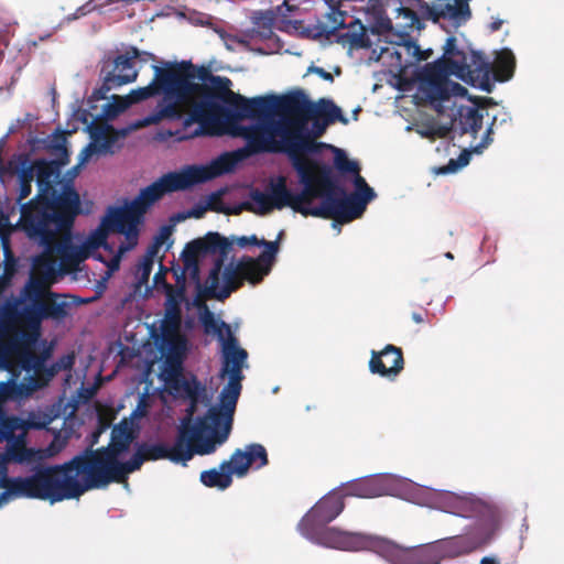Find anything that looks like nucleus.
<instances>
[{
  "instance_id": "nucleus-24",
  "label": "nucleus",
  "mask_w": 564,
  "mask_h": 564,
  "mask_svg": "<svg viewBox=\"0 0 564 564\" xmlns=\"http://www.w3.org/2000/svg\"><path fill=\"white\" fill-rule=\"evenodd\" d=\"M166 387L175 397L186 399L191 402L185 416L194 417L196 404L206 398V389L196 377L186 378L182 370H171L163 373Z\"/></svg>"
},
{
  "instance_id": "nucleus-63",
  "label": "nucleus",
  "mask_w": 564,
  "mask_h": 564,
  "mask_svg": "<svg viewBox=\"0 0 564 564\" xmlns=\"http://www.w3.org/2000/svg\"><path fill=\"white\" fill-rule=\"evenodd\" d=\"M167 235H169V229H167V227H164L162 229V231L160 232V235L154 238L152 243L160 249L162 247V245L164 243V240L166 239Z\"/></svg>"
},
{
  "instance_id": "nucleus-39",
  "label": "nucleus",
  "mask_w": 564,
  "mask_h": 564,
  "mask_svg": "<svg viewBox=\"0 0 564 564\" xmlns=\"http://www.w3.org/2000/svg\"><path fill=\"white\" fill-rule=\"evenodd\" d=\"M373 494L375 492L372 491V484L370 477H364L360 479L348 481L346 491L343 492L344 498L348 496L362 499L375 498Z\"/></svg>"
},
{
  "instance_id": "nucleus-31",
  "label": "nucleus",
  "mask_w": 564,
  "mask_h": 564,
  "mask_svg": "<svg viewBox=\"0 0 564 564\" xmlns=\"http://www.w3.org/2000/svg\"><path fill=\"white\" fill-rule=\"evenodd\" d=\"M200 482L208 488L225 490L232 484L231 471H228L227 462L224 460L218 468L203 470L199 476Z\"/></svg>"
},
{
  "instance_id": "nucleus-15",
  "label": "nucleus",
  "mask_w": 564,
  "mask_h": 564,
  "mask_svg": "<svg viewBox=\"0 0 564 564\" xmlns=\"http://www.w3.org/2000/svg\"><path fill=\"white\" fill-rule=\"evenodd\" d=\"M82 214L80 197L72 181H65L58 189L36 204L21 206L20 225H40L73 228L76 217Z\"/></svg>"
},
{
  "instance_id": "nucleus-38",
  "label": "nucleus",
  "mask_w": 564,
  "mask_h": 564,
  "mask_svg": "<svg viewBox=\"0 0 564 564\" xmlns=\"http://www.w3.org/2000/svg\"><path fill=\"white\" fill-rule=\"evenodd\" d=\"M395 51V43L390 42L389 45L381 47L380 54L377 61L389 68L391 73H402L405 70L404 62L397 54H392Z\"/></svg>"
},
{
  "instance_id": "nucleus-8",
  "label": "nucleus",
  "mask_w": 564,
  "mask_h": 564,
  "mask_svg": "<svg viewBox=\"0 0 564 564\" xmlns=\"http://www.w3.org/2000/svg\"><path fill=\"white\" fill-rule=\"evenodd\" d=\"M2 501L11 498L48 500L51 503L79 498L94 489L76 455L62 465L37 464L26 477H11L6 480Z\"/></svg>"
},
{
  "instance_id": "nucleus-34",
  "label": "nucleus",
  "mask_w": 564,
  "mask_h": 564,
  "mask_svg": "<svg viewBox=\"0 0 564 564\" xmlns=\"http://www.w3.org/2000/svg\"><path fill=\"white\" fill-rule=\"evenodd\" d=\"M516 69V57L510 48H501L495 57V80L503 83L512 78Z\"/></svg>"
},
{
  "instance_id": "nucleus-33",
  "label": "nucleus",
  "mask_w": 564,
  "mask_h": 564,
  "mask_svg": "<svg viewBox=\"0 0 564 564\" xmlns=\"http://www.w3.org/2000/svg\"><path fill=\"white\" fill-rule=\"evenodd\" d=\"M312 117H319L329 124L335 123L336 121H339L343 124L348 123V119L343 115L341 109L336 106L333 100L327 98H322L317 102H313L310 118Z\"/></svg>"
},
{
  "instance_id": "nucleus-18",
  "label": "nucleus",
  "mask_w": 564,
  "mask_h": 564,
  "mask_svg": "<svg viewBox=\"0 0 564 564\" xmlns=\"http://www.w3.org/2000/svg\"><path fill=\"white\" fill-rule=\"evenodd\" d=\"M131 436L124 430L112 431L111 443L107 447L94 451L86 448L76 455L85 475L94 489L106 488L109 485L107 474L112 464L120 462V457L130 448Z\"/></svg>"
},
{
  "instance_id": "nucleus-12",
  "label": "nucleus",
  "mask_w": 564,
  "mask_h": 564,
  "mask_svg": "<svg viewBox=\"0 0 564 564\" xmlns=\"http://www.w3.org/2000/svg\"><path fill=\"white\" fill-rule=\"evenodd\" d=\"M67 295L50 290L44 282L31 275L15 299L12 311L26 327L39 334L44 321L63 322L72 310Z\"/></svg>"
},
{
  "instance_id": "nucleus-17",
  "label": "nucleus",
  "mask_w": 564,
  "mask_h": 564,
  "mask_svg": "<svg viewBox=\"0 0 564 564\" xmlns=\"http://www.w3.org/2000/svg\"><path fill=\"white\" fill-rule=\"evenodd\" d=\"M341 1L336 4L334 0H324L329 11L322 21H318L315 36H324L327 41L336 42L349 51L370 46L366 28L359 19L339 9Z\"/></svg>"
},
{
  "instance_id": "nucleus-47",
  "label": "nucleus",
  "mask_w": 564,
  "mask_h": 564,
  "mask_svg": "<svg viewBox=\"0 0 564 564\" xmlns=\"http://www.w3.org/2000/svg\"><path fill=\"white\" fill-rule=\"evenodd\" d=\"M7 455L9 459L23 464L32 460L34 457V451L32 448L12 444V446L8 448Z\"/></svg>"
},
{
  "instance_id": "nucleus-59",
  "label": "nucleus",
  "mask_w": 564,
  "mask_h": 564,
  "mask_svg": "<svg viewBox=\"0 0 564 564\" xmlns=\"http://www.w3.org/2000/svg\"><path fill=\"white\" fill-rule=\"evenodd\" d=\"M30 361H34V365H24L26 371L34 369L41 370L44 367V359L30 355Z\"/></svg>"
},
{
  "instance_id": "nucleus-3",
  "label": "nucleus",
  "mask_w": 564,
  "mask_h": 564,
  "mask_svg": "<svg viewBox=\"0 0 564 564\" xmlns=\"http://www.w3.org/2000/svg\"><path fill=\"white\" fill-rule=\"evenodd\" d=\"M427 508L470 521L464 534L424 544L427 564H440L484 550L498 539L502 530L503 510L486 495L442 490Z\"/></svg>"
},
{
  "instance_id": "nucleus-32",
  "label": "nucleus",
  "mask_w": 564,
  "mask_h": 564,
  "mask_svg": "<svg viewBox=\"0 0 564 564\" xmlns=\"http://www.w3.org/2000/svg\"><path fill=\"white\" fill-rule=\"evenodd\" d=\"M145 459L147 458L144 456L143 451L141 449L140 445H138L137 452L132 455V457L129 460L124 463L119 462L110 466V470L107 474V477L109 478V484L123 480L128 474L138 470Z\"/></svg>"
},
{
  "instance_id": "nucleus-20",
  "label": "nucleus",
  "mask_w": 564,
  "mask_h": 564,
  "mask_svg": "<svg viewBox=\"0 0 564 564\" xmlns=\"http://www.w3.org/2000/svg\"><path fill=\"white\" fill-rule=\"evenodd\" d=\"M358 551H371L388 564H427L424 544L404 547L391 540L364 533L354 552Z\"/></svg>"
},
{
  "instance_id": "nucleus-43",
  "label": "nucleus",
  "mask_w": 564,
  "mask_h": 564,
  "mask_svg": "<svg viewBox=\"0 0 564 564\" xmlns=\"http://www.w3.org/2000/svg\"><path fill=\"white\" fill-rule=\"evenodd\" d=\"M111 99V102L104 105L102 111L99 115L100 117L113 119L129 108V102H127L124 98L113 95Z\"/></svg>"
},
{
  "instance_id": "nucleus-57",
  "label": "nucleus",
  "mask_w": 564,
  "mask_h": 564,
  "mask_svg": "<svg viewBox=\"0 0 564 564\" xmlns=\"http://www.w3.org/2000/svg\"><path fill=\"white\" fill-rule=\"evenodd\" d=\"M96 10V4L93 0L87 1L83 6L78 7L75 11V15L79 19L82 17L87 15L88 13Z\"/></svg>"
},
{
  "instance_id": "nucleus-50",
  "label": "nucleus",
  "mask_w": 564,
  "mask_h": 564,
  "mask_svg": "<svg viewBox=\"0 0 564 564\" xmlns=\"http://www.w3.org/2000/svg\"><path fill=\"white\" fill-rule=\"evenodd\" d=\"M19 391H18V381L14 378H11L4 382H0V401L6 402L10 400H18Z\"/></svg>"
},
{
  "instance_id": "nucleus-11",
  "label": "nucleus",
  "mask_w": 564,
  "mask_h": 564,
  "mask_svg": "<svg viewBox=\"0 0 564 564\" xmlns=\"http://www.w3.org/2000/svg\"><path fill=\"white\" fill-rule=\"evenodd\" d=\"M153 78L149 85L132 89L126 97L129 107L149 98L161 96L153 110L143 118L144 126L156 124L162 120L177 121L182 118L178 106L191 90L189 84L181 78V66L165 63L164 67L152 65Z\"/></svg>"
},
{
  "instance_id": "nucleus-53",
  "label": "nucleus",
  "mask_w": 564,
  "mask_h": 564,
  "mask_svg": "<svg viewBox=\"0 0 564 564\" xmlns=\"http://www.w3.org/2000/svg\"><path fill=\"white\" fill-rule=\"evenodd\" d=\"M209 209L216 210L212 200H208L205 204H195L191 209L186 212L185 217L200 218Z\"/></svg>"
},
{
  "instance_id": "nucleus-37",
  "label": "nucleus",
  "mask_w": 564,
  "mask_h": 564,
  "mask_svg": "<svg viewBox=\"0 0 564 564\" xmlns=\"http://www.w3.org/2000/svg\"><path fill=\"white\" fill-rule=\"evenodd\" d=\"M313 119L311 127L307 126V141L311 143L310 150L307 151H299L296 152L295 156L301 158L302 154H311V153H317L321 147H324L323 143H316L314 142V138L321 137L326 128L329 126V123L319 117H312Z\"/></svg>"
},
{
  "instance_id": "nucleus-29",
  "label": "nucleus",
  "mask_w": 564,
  "mask_h": 564,
  "mask_svg": "<svg viewBox=\"0 0 564 564\" xmlns=\"http://www.w3.org/2000/svg\"><path fill=\"white\" fill-rule=\"evenodd\" d=\"M91 142L88 143L79 154V164L88 162L93 155L113 154L116 151V137H109L106 131L99 127L93 129L90 126Z\"/></svg>"
},
{
  "instance_id": "nucleus-45",
  "label": "nucleus",
  "mask_w": 564,
  "mask_h": 564,
  "mask_svg": "<svg viewBox=\"0 0 564 564\" xmlns=\"http://www.w3.org/2000/svg\"><path fill=\"white\" fill-rule=\"evenodd\" d=\"M226 462L228 465V471H231V476L234 474L239 477L245 476L249 469L246 463V455L243 449L237 448L231 454L230 459Z\"/></svg>"
},
{
  "instance_id": "nucleus-62",
  "label": "nucleus",
  "mask_w": 564,
  "mask_h": 564,
  "mask_svg": "<svg viewBox=\"0 0 564 564\" xmlns=\"http://www.w3.org/2000/svg\"><path fill=\"white\" fill-rule=\"evenodd\" d=\"M167 235H169V229H167V227H164L162 229V231L160 232V235L154 238L152 243L160 249L162 247V245L164 243V240L166 239Z\"/></svg>"
},
{
  "instance_id": "nucleus-55",
  "label": "nucleus",
  "mask_w": 564,
  "mask_h": 564,
  "mask_svg": "<svg viewBox=\"0 0 564 564\" xmlns=\"http://www.w3.org/2000/svg\"><path fill=\"white\" fill-rule=\"evenodd\" d=\"M152 268H153V262H151L149 260H143V259L140 261V263H139V271H140L139 282L140 283L148 282L151 271H152Z\"/></svg>"
},
{
  "instance_id": "nucleus-54",
  "label": "nucleus",
  "mask_w": 564,
  "mask_h": 564,
  "mask_svg": "<svg viewBox=\"0 0 564 564\" xmlns=\"http://www.w3.org/2000/svg\"><path fill=\"white\" fill-rule=\"evenodd\" d=\"M108 231L110 230L107 229V227H104L101 224L91 237V247H99L105 245Z\"/></svg>"
},
{
  "instance_id": "nucleus-48",
  "label": "nucleus",
  "mask_w": 564,
  "mask_h": 564,
  "mask_svg": "<svg viewBox=\"0 0 564 564\" xmlns=\"http://www.w3.org/2000/svg\"><path fill=\"white\" fill-rule=\"evenodd\" d=\"M44 386L37 378L29 376L18 382V391L20 399L30 397L34 391Z\"/></svg>"
},
{
  "instance_id": "nucleus-41",
  "label": "nucleus",
  "mask_w": 564,
  "mask_h": 564,
  "mask_svg": "<svg viewBox=\"0 0 564 564\" xmlns=\"http://www.w3.org/2000/svg\"><path fill=\"white\" fill-rule=\"evenodd\" d=\"M243 453L246 455V463L248 468L256 465V468H261L268 465V454L263 445L251 443L245 446Z\"/></svg>"
},
{
  "instance_id": "nucleus-9",
  "label": "nucleus",
  "mask_w": 564,
  "mask_h": 564,
  "mask_svg": "<svg viewBox=\"0 0 564 564\" xmlns=\"http://www.w3.org/2000/svg\"><path fill=\"white\" fill-rule=\"evenodd\" d=\"M232 135L240 137L246 145L234 152H225L212 160L207 165H186L180 171L164 174L174 192L191 188L194 185L207 182L223 174L229 173L246 158L259 153H275V149L268 144V139L261 135L250 124H235Z\"/></svg>"
},
{
  "instance_id": "nucleus-1",
  "label": "nucleus",
  "mask_w": 564,
  "mask_h": 564,
  "mask_svg": "<svg viewBox=\"0 0 564 564\" xmlns=\"http://www.w3.org/2000/svg\"><path fill=\"white\" fill-rule=\"evenodd\" d=\"M334 152V165L341 174L351 175L354 192L347 193L329 170L322 174L323 191L315 184L312 167L296 153L288 155L302 186L293 192L286 185L284 176L269 181L265 191L250 192L249 209L258 215H267L274 209L285 207L304 217H317L348 223L362 216L367 205L377 197L375 189L360 175V165L349 160L345 150L330 145Z\"/></svg>"
},
{
  "instance_id": "nucleus-44",
  "label": "nucleus",
  "mask_w": 564,
  "mask_h": 564,
  "mask_svg": "<svg viewBox=\"0 0 564 564\" xmlns=\"http://www.w3.org/2000/svg\"><path fill=\"white\" fill-rule=\"evenodd\" d=\"M471 153H475L473 148L470 150H463L457 159H451L446 165L440 167L438 173H456L457 171L465 167L469 163Z\"/></svg>"
},
{
  "instance_id": "nucleus-28",
  "label": "nucleus",
  "mask_w": 564,
  "mask_h": 564,
  "mask_svg": "<svg viewBox=\"0 0 564 564\" xmlns=\"http://www.w3.org/2000/svg\"><path fill=\"white\" fill-rule=\"evenodd\" d=\"M482 119L484 115L477 105H460L452 117V127L459 134L470 133L473 137H476L482 127Z\"/></svg>"
},
{
  "instance_id": "nucleus-40",
  "label": "nucleus",
  "mask_w": 564,
  "mask_h": 564,
  "mask_svg": "<svg viewBox=\"0 0 564 564\" xmlns=\"http://www.w3.org/2000/svg\"><path fill=\"white\" fill-rule=\"evenodd\" d=\"M511 121V116L509 112L503 111L500 115L494 116L490 124L486 129L482 139L479 143L474 145L473 150L476 154L482 153V151L489 147L492 142V133H494V127L495 126H503Z\"/></svg>"
},
{
  "instance_id": "nucleus-56",
  "label": "nucleus",
  "mask_w": 564,
  "mask_h": 564,
  "mask_svg": "<svg viewBox=\"0 0 564 564\" xmlns=\"http://www.w3.org/2000/svg\"><path fill=\"white\" fill-rule=\"evenodd\" d=\"M57 369L69 370L74 365V357L70 355H64L55 361Z\"/></svg>"
},
{
  "instance_id": "nucleus-23",
  "label": "nucleus",
  "mask_w": 564,
  "mask_h": 564,
  "mask_svg": "<svg viewBox=\"0 0 564 564\" xmlns=\"http://www.w3.org/2000/svg\"><path fill=\"white\" fill-rule=\"evenodd\" d=\"M59 161H46L36 159L34 162H28V166L33 170V178H36L37 194L28 203L39 204L54 191L64 184L62 180V165Z\"/></svg>"
},
{
  "instance_id": "nucleus-26",
  "label": "nucleus",
  "mask_w": 564,
  "mask_h": 564,
  "mask_svg": "<svg viewBox=\"0 0 564 564\" xmlns=\"http://www.w3.org/2000/svg\"><path fill=\"white\" fill-rule=\"evenodd\" d=\"M404 360L402 350L393 345H387L381 351H371L369 370L381 377H397L403 369Z\"/></svg>"
},
{
  "instance_id": "nucleus-22",
  "label": "nucleus",
  "mask_w": 564,
  "mask_h": 564,
  "mask_svg": "<svg viewBox=\"0 0 564 564\" xmlns=\"http://www.w3.org/2000/svg\"><path fill=\"white\" fill-rule=\"evenodd\" d=\"M140 56V50L134 46L128 47L124 53L116 55L113 58L102 59L100 77L107 78V84H115L118 88L135 82L138 69L133 59Z\"/></svg>"
},
{
  "instance_id": "nucleus-27",
  "label": "nucleus",
  "mask_w": 564,
  "mask_h": 564,
  "mask_svg": "<svg viewBox=\"0 0 564 564\" xmlns=\"http://www.w3.org/2000/svg\"><path fill=\"white\" fill-rule=\"evenodd\" d=\"M175 333L161 330L160 335L154 336L155 346L161 356L165 358L163 373L171 370H182L184 341L175 339Z\"/></svg>"
},
{
  "instance_id": "nucleus-19",
  "label": "nucleus",
  "mask_w": 564,
  "mask_h": 564,
  "mask_svg": "<svg viewBox=\"0 0 564 564\" xmlns=\"http://www.w3.org/2000/svg\"><path fill=\"white\" fill-rule=\"evenodd\" d=\"M375 498L398 497L422 507H429L442 490L421 486L409 478L394 474L370 476Z\"/></svg>"
},
{
  "instance_id": "nucleus-25",
  "label": "nucleus",
  "mask_w": 564,
  "mask_h": 564,
  "mask_svg": "<svg viewBox=\"0 0 564 564\" xmlns=\"http://www.w3.org/2000/svg\"><path fill=\"white\" fill-rule=\"evenodd\" d=\"M470 0H436L425 4V17L434 23L448 21L452 26L459 28L471 18Z\"/></svg>"
},
{
  "instance_id": "nucleus-64",
  "label": "nucleus",
  "mask_w": 564,
  "mask_h": 564,
  "mask_svg": "<svg viewBox=\"0 0 564 564\" xmlns=\"http://www.w3.org/2000/svg\"><path fill=\"white\" fill-rule=\"evenodd\" d=\"M479 564H500V560L496 555L485 556L480 560Z\"/></svg>"
},
{
  "instance_id": "nucleus-58",
  "label": "nucleus",
  "mask_w": 564,
  "mask_h": 564,
  "mask_svg": "<svg viewBox=\"0 0 564 564\" xmlns=\"http://www.w3.org/2000/svg\"><path fill=\"white\" fill-rule=\"evenodd\" d=\"M0 368L4 370H9L11 368L8 347L0 348Z\"/></svg>"
},
{
  "instance_id": "nucleus-36",
  "label": "nucleus",
  "mask_w": 564,
  "mask_h": 564,
  "mask_svg": "<svg viewBox=\"0 0 564 564\" xmlns=\"http://www.w3.org/2000/svg\"><path fill=\"white\" fill-rule=\"evenodd\" d=\"M182 323V306L173 300H165L164 318L162 321L161 330L176 332Z\"/></svg>"
},
{
  "instance_id": "nucleus-35",
  "label": "nucleus",
  "mask_w": 564,
  "mask_h": 564,
  "mask_svg": "<svg viewBox=\"0 0 564 564\" xmlns=\"http://www.w3.org/2000/svg\"><path fill=\"white\" fill-rule=\"evenodd\" d=\"M395 12V34L409 35L412 29H421V21L417 14L409 7L399 2V6L393 9Z\"/></svg>"
},
{
  "instance_id": "nucleus-42",
  "label": "nucleus",
  "mask_w": 564,
  "mask_h": 564,
  "mask_svg": "<svg viewBox=\"0 0 564 564\" xmlns=\"http://www.w3.org/2000/svg\"><path fill=\"white\" fill-rule=\"evenodd\" d=\"M33 170L28 166V161L22 162L21 169L19 172V196L18 204L20 207L24 204L22 200L25 199L32 192V182H33Z\"/></svg>"
},
{
  "instance_id": "nucleus-14",
  "label": "nucleus",
  "mask_w": 564,
  "mask_h": 564,
  "mask_svg": "<svg viewBox=\"0 0 564 564\" xmlns=\"http://www.w3.org/2000/svg\"><path fill=\"white\" fill-rule=\"evenodd\" d=\"M165 175L152 182L144 188H141L138 196L122 207H109L107 215L102 219V226L111 231L122 234L128 243L119 246V252L123 253L133 249L138 243L139 226L143 221V215L147 210L165 194L174 192L170 188Z\"/></svg>"
},
{
  "instance_id": "nucleus-6",
  "label": "nucleus",
  "mask_w": 564,
  "mask_h": 564,
  "mask_svg": "<svg viewBox=\"0 0 564 564\" xmlns=\"http://www.w3.org/2000/svg\"><path fill=\"white\" fill-rule=\"evenodd\" d=\"M235 412L223 404H213L203 415L183 416L172 445L162 442L139 445L147 459H169L186 466L195 455H212L228 441Z\"/></svg>"
},
{
  "instance_id": "nucleus-51",
  "label": "nucleus",
  "mask_w": 564,
  "mask_h": 564,
  "mask_svg": "<svg viewBox=\"0 0 564 564\" xmlns=\"http://www.w3.org/2000/svg\"><path fill=\"white\" fill-rule=\"evenodd\" d=\"M102 84L100 87L95 88L89 97V102L99 101L107 99V95L110 90L117 89L118 87L115 84H107V78L101 77Z\"/></svg>"
},
{
  "instance_id": "nucleus-4",
  "label": "nucleus",
  "mask_w": 564,
  "mask_h": 564,
  "mask_svg": "<svg viewBox=\"0 0 564 564\" xmlns=\"http://www.w3.org/2000/svg\"><path fill=\"white\" fill-rule=\"evenodd\" d=\"M181 78L192 86L182 99V105L198 98L193 104L189 116L184 119L183 129L187 130L194 122L198 126L182 135L183 139L202 135L207 127L223 122L232 128L246 118L254 121L253 97L247 98L232 91L230 78L214 75L208 67L193 65L189 61L181 62Z\"/></svg>"
},
{
  "instance_id": "nucleus-2",
  "label": "nucleus",
  "mask_w": 564,
  "mask_h": 564,
  "mask_svg": "<svg viewBox=\"0 0 564 564\" xmlns=\"http://www.w3.org/2000/svg\"><path fill=\"white\" fill-rule=\"evenodd\" d=\"M282 237L283 231L274 241L259 239L256 235L227 238L218 232H208L204 238L188 242L181 259L195 275L197 258L214 256L205 291L209 297L224 301L245 282L259 284L270 273Z\"/></svg>"
},
{
  "instance_id": "nucleus-7",
  "label": "nucleus",
  "mask_w": 564,
  "mask_h": 564,
  "mask_svg": "<svg viewBox=\"0 0 564 564\" xmlns=\"http://www.w3.org/2000/svg\"><path fill=\"white\" fill-rule=\"evenodd\" d=\"M254 121L252 128L268 139L275 153L286 155L310 150L307 120L313 101L303 90L276 97L274 95L253 97Z\"/></svg>"
},
{
  "instance_id": "nucleus-5",
  "label": "nucleus",
  "mask_w": 564,
  "mask_h": 564,
  "mask_svg": "<svg viewBox=\"0 0 564 564\" xmlns=\"http://www.w3.org/2000/svg\"><path fill=\"white\" fill-rule=\"evenodd\" d=\"M451 75L486 93H491L495 88L491 65L475 52L468 56L458 48L456 39L449 36L444 45L443 55L425 64L416 73L415 98L442 113L443 102L452 97H464L468 93L464 86L451 80Z\"/></svg>"
},
{
  "instance_id": "nucleus-10",
  "label": "nucleus",
  "mask_w": 564,
  "mask_h": 564,
  "mask_svg": "<svg viewBox=\"0 0 564 564\" xmlns=\"http://www.w3.org/2000/svg\"><path fill=\"white\" fill-rule=\"evenodd\" d=\"M345 509L344 495L339 488L323 496L297 524L300 534L313 544L352 552L364 533L328 527Z\"/></svg>"
},
{
  "instance_id": "nucleus-46",
  "label": "nucleus",
  "mask_w": 564,
  "mask_h": 564,
  "mask_svg": "<svg viewBox=\"0 0 564 564\" xmlns=\"http://www.w3.org/2000/svg\"><path fill=\"white\" fill-rule=\"evenodd\" d=\"M213 30L219 36V39L224 43L225 47L228 51H230V52L237 51V48L239 46H246L247 45V42L245 40L234 35V34H230V33L226 32L220 26H214Z\"/></svg>"
},
{
  "instance_id": "nucleus-60",
  "label": "nucleus",
  "mask_w": 564,
  "mask_h": 564,
  "mask_svg": "<svg viewBox=\"0 0 564 564\" xmlns=\"http://www.w3.org/2000/svg\"><path fill=\"white\" fill-rule=\"evenodd\" d=\"M310 72H313L315 74H317L319 77H322L323 79L327 80V82H333L334 78H333V75L328 72H326L324 68L322 67H318V66H311L308 68Z\"/></svg>"
},
{
  "instance_id": "nucleus-49",
  "label": "nucleus",
  "mask_w": 564,
  "mask_h": 564,
  "mask_svg": "<svg viewBox=\"0 0 564 564\" xmlns=\"http://www.w3.org/2000/svg\"><path fill=\"white\" fill-rule=\"evenodd\" d=\"M18 429V420L15 417L0 419V441L14 442V431Z\"/></svg>"
},
{
  "instance_id": "nucleus-30",
  "label": "nucleus",
  "mask_w": 564,
  "mask_h": 564,
  "mask_svg": "<svg viewBox=\"0 0 564 564\" xmlns=\"http://www.w3.org/2000/svg\"><path fill=\"white\" fill-rule=\"evenodd\" d=\"M399 41H395V51L392 54H397L404 62V67L408 69L415 63L425 59L423 52L420 46L405 34H395Z\"/></svg>"
},
{
  "instance_id": "nucleus-61",
  "label": "nucleus",
  "mask_w": 564,
  "mask_h": 564,
  "mask_svg": "<svg viewBox=\"0 0 564 564\" xmlns=\"http://www.w3.org/2000/svg\"><path fill=\"white\" fill-rule=\"evenodd\" d=\"M159 250H160V249H159L156 246H154L153 243H151V245L148 247V249H147V251H145V254L143 256V258H142V259H143V260H149V261L153 262L154 257H156V256H158V253H159Z\"/></svg>"
},
{
  "instance_id": "nucleus-16",
  "label": "nucleus",
  "mask_w": 564,
  "mask_h": 564,
  "mask_svg": "<svg viewBox=\"0 0 564 564\" xmlns=\"http://www.w3.org/2000/svg\"><path fill=\"white\" fill-rule=\"evenodd\" d=\"M31 243L41 249L45 256L58 254L62 263L78 264L89 256L86 242L77 243L73 228H58L40 225H21Z\"/></svg>"
},
{
  "instance_id": "nucleus-13",
  "label": "nucleus",
  "mask_w": 564,
  "mask_h": 564,
  "mask_svg": "<svg viewBox=\"0 0 564 564\" xmlns=\"http://www.w3.org/2000/svg\"><path fill=\"white\" fill-rule=\"evenodd\" d=\"M206 332H214L221 344L220 377H228L227 384L219 393V404L236 410L245 379L242 370L248 368V352L241 348L231 327L226 322H217L214 315L206 311L202 317Z\"/></svg>"
},
{
  "instance_id": "nucleus-52",
  "label": "nucleus",
  "mask_w": 564,
  "mask_h": 564,
  "mask_svg": "<svg viewBox=\"0 0 564 564\" xmlns=\"http://www.w3.org/2000/svg\"><path fill=\"white\" fill-rule=\"evenodd\" d=\"M395 30V23L389 17L379 15L376 20L373 31L379 34L392 33Z\"/></svg>"
},
{
  "instance_id": "nucleus-21",
  "label": "nucleus",
  "mask_w": 564,
  "mask_h": 564,
  "mask_svg": "<svg viewBox=\"0 0 564 564\" xmlns=\"http://www.w3.org/2000/svg\"><path fill=\"white\" fill-rule=\"evenodd\" d=\"M183 261V269L181 272L174 271L175 275V288L171 286L166 290V299L173 300L178 305H185L186 310H191L194 306H198L200 304V296L206 295L210 299L205 289L207 286V281L205 285H202L199 279V267L197 265L196 274H193L191 268L186 267L185 261Z\"/></svg>"
}]
</instances>
